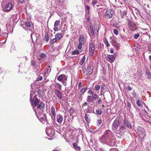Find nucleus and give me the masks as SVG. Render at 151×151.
<instances>
[{"label": "nucleus", "instance_id": "nucleus-1", "mask_svg": "<svg viewBox=\"0 0 151 151\" xmlns=\"http://www.w3.org/2000/svg\"><path fill=\"white\" fill-rule=\"evenodd\" d=\"M99 140L102 143H106L109 146H113L115 145V137L111 131L107 130L99 138Z\"/></svg>", "mask_w": 151, "mask_h": 151}, {"label": "nucleus", "instance_id": "nucleus-2", "mask_svg": "<svg viewBox=\"0 0 151 151\" xmlns=\"http://www.w3.org/2000/svg\"><path fill=\"white\" fill-rule=\"evenodd\" d=\"M33 89L30 91V101L32 106L34 107L33 108V110L35 111V107L37 106V103L40 101L37 97L36 94H35L33 97V96L35 94V93L33 92Z\"/></svg>", "mask_w": 151, "mask_h": 151}, {"label": "nucleus", "instance_id": "nucleus-3", "mask_svg": "<svg viewBox=\"0 0 151 151\" xmlns=\"http://www.w3.org/2000/svg\"><path fill=\"white\" fill-rule=\"evenodd\" d=\"M137 132L139 137L140 139L143 138L145 135V130L141 127H139L137 128Z\"/></svg>", "mask_w": 151, "mask_h": 151}, {"label": "nucleus", "instance_id": "nucleus-4", "mask_svg": "<svg viewBox=\"0 0 151 151\" xmlns=\"http://www.w3.org/2000/svg\"><path fill=\"white\" fill-rule=\"evenodd\" d=\"M114 13V10L112 9H109L105 12L104 17L106 19H109L111 18Z\"/></svg>", "mask_w": 151, "mask_h": 151}, {"label": "nucleus", "instance_id": "nucleus-5", "mask_svg": "<svg viewBox=\"0 0 151 151\" xmlns=\"http://www.w3.org/2000/svg\"><path fill=\"white\" fill-rule=\"evenodd\" d=\"M94 46L92 42L89 43V54L91 57H92L94 54Z\"/></svg>", "mask_w": 151, "mask_h": 151}, {"label": "nucleus", "instance_id": "nucleus-6", "mask_svg": "<svg viewBox=\"0 0 151 151\" xmlns=\"http://www.w3.org/2000/svg\"><path fill=\"white\" fill-rule=\"evenodd\" d=\"M93 67L92 63H90L88 65L87 69V73L88 75L91 74L93 72Z\"/></svg>", "mask_w": 151, "mask_h": 151}, {"label": "nucleus", "instance_id": "nucleus-7", "mask_svg": "<svg viewBox=\"0 0 151 151\" xmlns=\"http://www.w3.org/2000/svg\"><path fill=\"white\" fill-rule=\"evenodd\" d=\"M57 79L59 81L63 82L66 81L67 80V77L64 74L60 75L57 78Z\"/></svg>", "mask_w": 151, "mask_h": 151}, {"label": "nucleus", "instance_id": "nucleus-8", "mask_svg": "<svg viewBox=\"0 0 151 151\" xmlns=\"http://www.w3.org/2000/svg\"><path fill=\"white\" fill-rule=\"evenodd\" d=\"M12 5L11 3H9L7 4L5 7V12H9L12 8Z\"/></svg>", "mask_w": 151, "mask_h": 151}, {"label": "nucleus", "instance_id": "nucleus-9", "mask_svg": "<svg viewBox=\"0 0 151 151\" xmlns=\"http://www.w3.org/2000/svg\"><path fill=\"white\" fill-rule=\"evenodd\" d=\"M122 124L125 126L127 128L131 129L132 125L127 119H124Z\"/></svg>", "mask_w": 151, "mask_h": 151}, {"label": "nucleus", "instance_id": "nucleus-10", "mask_svg": "<svg viewBox=\"0 0 151 151\" xmlns=\"http://www.w3.org/2000/svg\"><path fill=\"white\" fill-rule=\"evenodd\" d=\"M120 124L118 120L115 119L114 122L112 125V128L113 129L115 130L118 127Z\"/></svg>", "mask_w": 151, "mask_h": 151}, {"label": "nucleus", "instance_id": "nucleus-11", "mask_svg": "<svg viewBox=\"0 0 151 151\" xmlns=\"http://www.w3.org/2000/svg\"><path fill=\"white\" fill-rule=\"evenodd\" d=\"M55 93L58 99H62V94L59 90H55Z\"/></svg>", "mask_w": 151, "mask_h": 151}, {"label": "nucleus", "instance_id": "nucleus-12", "mask_svg": "<svg viewBox=\"0 0 151 151\" xmlns=\"http://www.w3.org/2000/svg\"><path fill=\"white\" fill-rule=\"evenodd\" d=\"M37 109H40L41 110L43 111L45 108V103L42 102H41L37 106Z\"/></svg>", "mask_w": 151, "mask_h": 151}, {"label": "nucleus", "instance_id": "nucleus-13", "mask_svg": "<svg viewBox=\"0 0 151 151\" xmlns=\"http://www.w3.org/2000/svg\"><path fill=\"white\" fill-rule=\"evenodd\" d=\"M123 134V132L120 130L119 129L116 131V135L118 137L121 138Z\"/></svg>", "mask_w": 151, "mask_h": 151}, {"label": "nucleus", "instance_id": "nucleus-14", "mask_svg": "<svg viewBox=\"0 0 151 151\" xmlns=\"http://www.w3.org/2000/svg\"><path fill=\"white\" fill-rule=\"evenodd\" d=\"M128 25L129 26V28L131 29L135 25L134 22L133 21L129 20L128 22Z\"/></svg>", "mask_w": 151, "mask_h": 151}, {"label": "nucleus", "instance_id": "nucleus-15", "mask_svg": "<svg viewBox=\"0 0 151 151\" xmlns=\"http://www.w3.org/2000/svg\"><path fill=\"white\" fill-rule=\"evenodd\" d=\"M107 57L109 60L111 61V62H113L115 60V58L114 55H107Z\"/></svg>", "mask_w": 151, "mask_h": 151}, {"label": "nucleus", "instance_id": "nucleus-16", "mask_svg": "<svg viewBox=\"0 0 151 151\" xmlns=\"http://www.w3.org/2000/svg\"><path fill=\"white\" fill-rule=\"evenodd\" d=\"M146 76L147 78L150 79L151 78V74L150 70L147 68L145 69Z\"/></svg>", "mask_w": 151, "mask_h": 151}, {"label": "nucleus", "instance_id": "nucleus-17", "mask_svg": "<svg viewBox=\"0 0 151 151\" xmlns=\"http://www.w3.org/2000/svg\"><path fill=\"white\" fill-rule=\"evenodd\" d=\"M79 42L84 44L85 42V39L84 36L83 35H81L79 39Z\"/></svg>", "mask_w": 151, "mask_h": 151}, {"label": "nucleus", "instance_id": "nucleus-18", "mask_svg": "<svg viewBox=\"0 0 151 151\" xmlns=\"http://www.w3.org/2000/svg\"><path fill=\"white\" fill-rule=\"evenodd\" d=\"M63 116L60 114L58 115L57 116V121L59 123H61L63 120Z\"/></svg>", "mask_w": 151, "mask_h": 151}, {"label": "nucleus", "instance_id": "nucleus-19", "mask_svg": "<svg viewBox=\"0 0 151 151\" xmlns=\"http://www.w3.org/2000/svg\"><path fill=\"white\" fill-rule=\"evenodd\" d=\"M46 132L48 136H52L54 134V132L52 131V129H49L46 131Z\"/></svg>", "mask_w": 151, "mask_h": 151}, {"label": "nucleus", "instance_id": "nucleus-20", "mask_svg": "<svg viewBox=\"0 0 151 151\" xmlns=\"http://www.w3.org/2000/svg\"><path fill=\"white\" fill-rule=\"evenodd\" d=\"M39 116H37V117L38 119H40L42 120H43L45 119H46V116L44 114H43L42 113H39Z\"/></svg>", "mask_w": 151, "mask_h": 151}, {"label": "nucleus", "instance_id": "nucleus-21", "mask_svg": "<svg viewBox=\"0 0 151 151\" xmlns=\"http://www.w3.org/2000/svg\"><path fill=\"white\" fill-rule=\"evenodd\" d=\"M120 130L122 131L123 132H126L127 130V128L122 124V125L119 127Z\"/></svg>", "mask_w": 151, "mask_h": 151}, {"label": "nucleus", "instance_id": "nucleus-22", "mask_svg": "<svg viewBox=\"0 0 151 151\" xmlns=\"http://www.w3.org/2000/svg\"><path fill=\"white\" fill-rule=\"evenodd\" d=\"M87 90V87H84L82 88L80 92V98H81L82 95H83L85 92Z\"/></svg>", "mask_w": 151, "mask_h": 151}, {"label": "nucleus", "instance_id": "nucleus-23", "mask_svg": "<svg viewBox=\"0 0 151 151\" xmlns=\"http://www.w3.org/2000/svg\"><path fill=\"white\" fill-rule=\"evenodd\" d=\"M94 101V100L93 98V97L92 96H88L87 97V101L89 103H92Z\"/></svg>", "mask_w": 151, "mask_h": 151}, {"label": "nucleus", "instance_id": "nucleus-24", "mask_svg": "<svg viewBox=\"0 0 151 151\" xmlns=\"http://www.w3.org/2000/svg\"><path fill=\"white\" fill-rule=\"evenodd\" d=\"M62 34L61 33H58L55 35V37L58 38V40H60L61 38Z\"/></svg>", "mask_w": 151, "mask_h": 151}, {"label": "nucleus", "instance_id": "nucleus-25", "mask_svg": "<svg viewBox=\"0 0 151 151\" xmlns=\"http://www.w3.org/2000/svg\"><path fill=\"white\" fill-rule=\"evenodd\" d=\"M85 119L88 123H89L90 122V115L87 114H85Z\"/></svg>", "mask_w": 151, "mask_h": 151}, {"label": "nucleus", "instance_id": "nucleus-26", "mask_svg": "<svg viewBox=\"0 0 151 151\" xmlns=\"http://www.w3.org/2000/svg\"><path fill=\"white\" fill-rule=\"evenodd\" d=\"M147 116L149 118V119L146 118V119H144V120L145 122H147L149 123L150 124H151V118L148 115Z\"/></svg>", "mask_w": 151, "mask_h": 151}, {"label": "nucleus", "instance_id": "nucleus-27", "mask_svg": "<svg viewBox=\"0 0 151 151\" xmlns=\"http://www.w3.org/2000/svg\"><path fill=\"white\" fill-rule=\"evenodd\" d=\"M92 96L93 97V100L94 101L98 99L99 98V97L98 95L96 93H93L92 95Z\"/></svg>", "mask_w": 151, "mask_h": 151}, {"label": "nucleus", "instance_id": "nucleus-28", "mask_svg": "<svg viewBox=\"0 0 151 151\" xmlns=\"http://www.w3.org/2000/svg\"><path fill=\"white\" fill-rule=\"evenodd\" d=\"M25 25V27L27 28V29H30L31 28V25L29 22H26Z\"/></svg>", "mask_w": 151, "mask_h": 151}, {"label": "nucleus", "instance_id": "nucleus-29", "mask_svg": "<svg viewBox=\"0 0 151 151\" xmlns=\"http://www.w3.org/2000/svg\"><path fill=\"white\" fill-rule=\"evenodd\" d=\"M79 53V51L78 50H75L71 52V54L73 55L78 54Z\"/></svg>", "mask_w": 151, "mask_h": 151}, {"label": "nucleus", "instance_id": "nucleus-30", "mask_svg": "<svg viewBox=\"0 0 151 151\" xmlns=\"http://www.w3.org/2000/svg\"><path fill=\"white\" fill-rule=\"evenodd\" d=\"M73 145L74 148L76 150H80L81 149V148L80 147L78 146L77 144L75 143H74L73 144Z\"/></svg>", "mask_w": 151, "mask_h": 151}, {"label": "nucleus", "instance_id": "nucleus-31", "mask_svg": "<svg viewBox=\"0 0 151 151\" xmlns=\"http://www.w3.org/2000/svg\"><path fill=\"white\" fill-rule=\"evenodd\" d=\"M92 4L94 7H95V5L96 4H98V2L97 0H92Z\"/></svg>", "mask_w": 151, "mask_h": 151}, {"label": "nucleus", "instance_id": "nucleus-32", "mask_svg": "<svg viewBox=\"0 0 151 151\" xmlns=\"http://www.w3.org/2000/svg\"><path fill=\"white\" fill-rule=\"evenodd\" d=\"M96 114L99 115H101L102 113V111H101V109H96Z\"/></svg>", "mask_w": 151, "mask_h": 151}, {"label": "nucleus", "instance_id": "nucleus-33", "mask_svg": "<svg viewBox=\"0 0 151 151\" xmlns=\"http://www.w3.org/2000/svg\"><path fill=\"white\" fill-rule=\"evenodd\" d=\"M51 112L52 114L55 116V109L54 108V107L53 106H52L51 108Z\"/></svg>", "mask_w": 151, "mask_h": 151}, {"label": "nucleus", "instance_id": "nucleus-34", "mask_svg": "<svg viewBox=\"0 0 151 151\" xmlns=\"http://www.w3.org/2000/svg\"><path fill=\"white\" fill-rule=\"evenodd\" d=\"M41 73H40L41 75ZM42 74L43 75L42 73ZM43 79L42 76H40V75L38 77L37 79L36 80V81H40L42 80Z\"/></svg>", "mask_w": 151, "mask_h": 151}, {"label": "nucleus", "instance_id": "nucleus-35", "mask_svg": "<svg viewBox=\"0 0 151 151\" xmlns=\"http://www.w3.org/2000/svg\"><path fill=\"white\" fill-rule=\"evenodd\" d=\"M127 14V12L126 11H124L121 15V17L122 18L126 16Z\"/></svg>", "mask_w": 151, "mask_h": 151}, {"label": "nucleus", "instance_id": "nucleus-36", "mask_svg": "<svg viewBox=\"0 0 151 151\" xmlns=\"http://www.w3.org/2000/svg\"><path fill=\"white\" fill-rule=\"evenodd\" d=\"M85 59H86V57H85V56H84L82 58V59L81 60V61L80 62V64L81 65H83V63H84V61H85Z\"/></svg>", "mask_w": 151, "mask_h": 151}, {"label": "nucleus", "instance_id": "nucleus-37", "mask_svg": "<svg viewBox=\"0 0 151 151\" xmlns=\"http://www.w3.org/2000/svg\"><path fill=\"white\" fill-rule=\"evenodd\" d=\"M112 26L116 28L117 29H119V27L118 26H117V24L116 23H112L111 24Z\"/></svg>", "mask_w": 151, "mask_h": 151}, {"label": "nucleus", "instance_id": "nucleus-38", "mask_svg": "<svg viewBox=\"0 0 151 151\" xmlns=\"http://www.w3.org/2000/svg\"><path fill=\"white\" fill-rule=\"evenodd\" d=\"M104 42L105 44L108 47H109L110 46V44H109V42L107 40H104Z\"/></svg>", "mask_w": 151, "mask_h": 151}, {"label": "nucleus", "instance_id": "nucleus-39", "mask_svg": "<svg viewBox=\"0 0 151 151\" xmlns=\"http://www.w3.org/2000/svg\"><path fill=\"white\" fill-rule=\"evenodd\" d=\"M60 22L59 21H55L54 25V27H58L59 24V23H60Z\"/></svg>", "mask_w": 151, "mask_h": 151}, {"label": "nucleus", "instance_id": "nucleus-40", "mask_svg": "<svg viewBox=\"0 0 151 151\" xmlns=\"http://www.w3.org/2000/svg\"><path fill=\"white\" fill-rule=\"evenodd\" d=\"M45 39L46 42H48L49 40V37L48 33H46L45 35Z\"/></svg>", "mask_w": 151, "mask_h": 151}, {"label": "nucleus", "instance_id": "nucleus-41", "mask_svg": "<svg viewBox=\"0 0 151 151\" xmlns=\"http://www.w3.org/2000/svg\"><path fill=\"white\" fill-rule=\"evenodd\" d=\"M46 54L44 53H41L40 55V57L41 58H44L46 57Z\"/></svg>", "mask_w": 151, "mask_h": 151}, {"label": "nucleus", "instance_id": "nucleus-42", "mask_svg": "<svg viewBox=\"0 0 151 151\" xmlns=\"http://www.w3.org/2000/svg\"><path fill=\"white\" fill-rule=\"evenodd\" d=\"M74 112V110L73 109H70V115L73 116V114Z\"/></svg>", "mask_w": 151, "mask_h": 151}, {"label": "nucleus", "instance_id": "nucleus-43", "mask_svg": "<svg viewBox=\"0 0 151 151\" xmlns=\"http://www.w3.org/2000/svg\"><path fill=\"white\" fill-rule=\"evenodd\" d=\"M90 30L92 35L93 36H95V34L94 32L93 28L92 27L90 26Z\"/></svg>", "mask_w": 151, "mask_h": 151}, {"label": "nucleus", "instance_id": "nucleus-44", "mask_svg": "<svg viewBox=\"0 0 151 151\" xmlns=\"http://www.w3.org/2000/svg\"><path fill=\"white\" fill-rule=\"evenodd\" d=\"M102 122V121L101 119L98 120H97V126H99L100 125Z\"/></svg>", "mask_w": 151, "mask_h": 151}, {"label": "nucleus", "instance_id": "nucleus-45", "mask_svg": "<svg viewBox=\"0 0 151 151\" xmlns=\"http://www.w3.org/2000/svg\"><path fill=\"white\" fill-rule=\"evenodd\" d=\"M100 88V86L99 85H96L95 89L96 91L99 90Z\"/></svg>", "mask_w": 151, "mask_h": 151}, {"label": "nucleus", "instance_id": "nucleus-46", "mask_svg": "<svg viewBox=\"0 0 151 151\" xmlns=\"http://www.w3.org/2000/svg\"><path fill=\"white\" fill-rule=\"evenodd\" d=\"M84 44L81 43L79 42V44L78 45V48L79 49L81 50L82 48V45Z\"/></svg>", "mask_w": 151, "mask_h": 151}, {"label": "nucleus", "instance_id": "nucleus-47", "mask_svg": "<svg viewBox=\"0 0 151 151\" xmlns=\"http://www.w3.org/2000/svg\"><path fill=\"white\" fill-rule=\"evenodd\" d=\"M113 33L116 35H117L119 34L118 31L116 29H114L113 30Z\"/></svg>", "mask_w": 151, "mask_h": 151}, {"label": "nucleus", "instance_id": "nucleus-48", "mask_svg": "<svg viewBox=\"0 0 151 151\" xmlns=\"http://www.w3.org/2000/svg\"><path fill=\"white\" fill-rule=\"evenodd\" d=\"M140 35L139 33L135 34L134 36V38L135 39H137L138 37Z\"/></svg>", "mask_w": 151, "mask_h": 151}, {"label": "nucleus", "instance_id": "nucleus-49", "mask_svg": "<svg viewBox=\"0 0 151 151\" xmlns=\"http://www.w3.org/2000/svg\"><path fill=\"white\" fill-rule=\"evenodd\" d=\"M58 40V38L55 37V38L53 39L52 40V41H51V43L52 44H53V43L56 42Z\"/></svg>", "mask_w": 151, "mask_h": 151}, {"label": "nucleus", "instance_id": "nucleus-50", "mask_svg": "<svg viewBox=\"0 0 151 151\" xmlns=\"http://www.w3.org/2000/svg\"><path fill=\"white\" fill-rule=\"evenodd\" d=\"M141 101L139 100H137V101L136 104H137V105L138 106H141Z\"/></svg>", "mask_w": 151, "mask_h": 151}, {"label": "nucleus", "instance_id": "nucleus-51", "mask_svg": "<svg viewBox=\"0 0 151 151\" xmlns=\"http://www.w3.org/2000/svg\"><path fill=\"white\" fill-rule=\"evenodd\" d=\"M102 101V99H101L99 98L98 99V100L96 102V104H100Z\"/></svg>", "mask_w": 151, "mask_h": 151}, {"label": "nucleus", "instance_id": "nucleus-52", "mask_svg": "<svg viewBox=\"0 0 151 151\" xmlns=\"http://www.w3.org/2000/svg\"><path fill=\"white\" fill-rule=\"evenodd\" d=\"M101 88L104 90H106L107 88V87L104 84H103L101 87Z\"/></svg>", "mask_w": 151, "mask_h": 151}, {"label": "nucleus", "instance_id": "nucleus-53", "mask_svg": "<svg viewBox=\"0 0 151 151\" xmlns=\"http://www.w3.org/2000/svg\"><path fill=\"white\" fill-rule=\"evenodd\" d=\"M88 93L92 95L93 94V92L91 89H89L88 91Z\"/></svg>", "mask_w": 151, "mask_h": 151}, {"label": "nucleus", "instance_id": "nucleus-54", "mask_svg": "<svg viewBox=\"0 0 151 151\" xmlns=\"http://www.w3.org/2000/svg\"><path fill=\"white\" fill-rule=\"evenodd\" d=\"M35 65V61L34 60H32L31 61V65L33 66H34Z\"/></svg>", "mask_w": 151, "mask_h": 151}, {"label": "nucleus", "instance_id": "nucleus-55", "mask_svg": "<svg viewBox=\"0 0 151 151\" xmlns=\"http://www.w3.org/2000/svg\"><path fill=\"white\" fill-rule=\"evenodd\" d=\"M56 84L58 86V88L60 89H61L62 86L59 83H57Z\"/></svg>", "mask_w": 151, "mask_h": 151}, {"label": "nucleus", "instance_id": "nucleus-56", "mask_svg": "<svg viewBox=\"0 0 151 151\" xmlns=\"http://www.w3.org/2000/svg\"><path fill=\"white\" fill-rule=\"evenodd\" d=\"M85 10H89L90 9V7L88 5L85 6Z\"/></svg>", "mask_w": 151, "mask_h": 151}, {"label": "nucleus", "instance_id": "nucleus-57", "mask_svg": "<svg viewBox=\"0 0 151 151\" xmlns=\"http://www.w3.org/2000/svg\"><path fill=\"white\" fill-rule=\"evenodd\" d=\"M114 45L115 47V48H118L119 47V44L116 42Z\"/></svg>", "mask_w": 151, "mask_h": 151}, {"label": "nucleus", "instance_id": "nucleus-58", "mask_svg": "<svg viewBox=\"0 0 151 151\" xmlns=\"http://www.w3.org/2000/svg\"><path fill=\"white\" fill-rule=\"evenodd\" d=\"M127 88H128V90L129 91H130L131 90H132V88L131 87L129 86V85H128L127 86Z\"/></svg>", "mask_w": 151, "mask_h": 151}, {"label": "nucleus", "instance_id": "nucleus-59", "mask_svg": "<svg viewBox=\"0 0 151 151\" xmlns=\"http://www.w3.org/2000/svg\"><path fill=\"white\" fill-rule=\"evenodd\" d=\"M87 113H89L92 112V110L91 109H88L86 111Z\"/></svg>", "mask_w": 151, "mask_h": 151}, {"label": "nucleus", "instance_id": "nucleus-60", "mask_svg": "<svg viewBox=\"0 0 151 151\" xmlns=\"http://www.w3.org/2000/svg\"><path fill=\"white\" fill-rule=\"evenodd\" d=\"M127 106L129 108H130L131 106V104L129 102H128L127 103Z\"/></svg>", "mask_w": 151, "mask_h": 151}, {"label": "nucleus", "instance_id": "nucleus-61", "mask_svg": "<svg viewBox=\"0 0 151 151\" xmlns=\"http://www.w3.org/2000/svg\"><path fill=\"white\" fill-rule=\"evenodd\" d=\"M78 86L79 87H81L82 86V83L81 82H80L78 83Z\"/></svg>", "mask_w": 151, "mask_h": 151}, {"label": "nucleus", "instance_id": "nucleus-62", "mask_svg": "<svg viewBox=\"0 0 151 151\" xmlns=\"http://www.w3.org/2000/svg\"><path fill=\"white\" fill-rule=\"evenodd\" d=\"M132 96L134 97L135 96H136V93L134 90L133 91L132 93Z\"/></svg>", "mask_w": 151, "mask_h": 151}, {"label": "nucleus", "instance_id": "nucleus-63", "mask_svg": "<svg viewBox=\"0 0 151 151\" xmlns=\"http://www.w3.org/2000/svg\"><path fill=\"white\" fill-rule=\"evenodd\" d=\"M149 59L150 60V67L151 68V55H150L149 57Z\"/></svg>", "mask_w": 151, "mask_h": 151}, {"label": "nucleus", "instance_id": "nucleus-64", "mask_svg": "<svg viewBox=\"0 0 151 151\" xmlns=\"http://www.w3.org/2000/svg\"><path fill=\"white\" fill-rule=\"evenodd\" d=\"M37 92L39 94H40L41 93V91L40 90H38L37 91Z\"/></svg>", "mask_w": 151, "mask_h": 151}]
</instances>
